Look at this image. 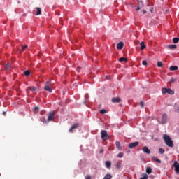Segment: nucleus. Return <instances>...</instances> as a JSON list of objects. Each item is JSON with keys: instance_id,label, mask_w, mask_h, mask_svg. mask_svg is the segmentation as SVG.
Returning a JSON list of instances; mask_svg holds the SVG:
<instances>
[{"instance_id": "41", "label": "nucleus", "mask_w": 179, "mask_h": 179, "mask_svg": "<svg viewBox=\"0 0 179 179\" xmlns=\"http://www.w3.org/2000/svg\"><path fill=\"white\" fill-rule=\"evenodd\" d=\"M99 153H104V150H103V149H101L100 150H99Z\"/></svg>"}, {"instance_id": "30", "label": "nucleus", "mask_w": 179, "mask_h": 179, "mask_svg": "<svg viewBox=\"0 0 179 179\" xmlns=\"http://www.w3.org/2000/svg\"><path fill=\"white\" fill-rule=\"evenodd\" d=\"M24 75H25V76H29L30 75V71H25Z\"/></svg>"}, {"instance_id": "7", "label": "nucleus", "mask_w": 179, "mask_h": 179, "mask_svg": "<svg viewBox=\"0 0 179 179\" xmlns=\"http://www.w3.org/2000/svg\"><path fill=\"white\" fill-rule=\"evenodd\" d=\"M174 168H175V171L176 174H179V163L177 162H175L173 164Z\"/></svg>"}, {"instance_id": "16", "label": "nucleus", "mask_w": 179, "mask_h": 179, "mask_svg": "<svg viewBox=\"0 0 179 179\" xmlns=\"http://www.w3.org/2000/svg\"><path fill=\"white\" fill-rule=\"evenodd\" d=\"M106 167L107 169H110V167H111V162L110 161H106Z\"/></svg>"}, {"instance_id": "23", "label": "nucleus", "mask_w": 179, "mask_h": 179, "mask_svg": "<svg viewBox=\"0 0 179 179\" xmlns=\"http://www.w3.org/2000/svg\"><path fill=\"white\" fill-rule=\"evenodd\" d=\"M178 41H179L178 38H173V43H174V44H177V43H178Z\"/></svg>"}, {"instance_id": "2", "label": "nucleus", "mask_w": 179, "mask_h": 179, "mask_svg": "<svg viewBox=\"0 0 179 179\" xmlns=\"http://www.w3.org/2000/svg\"><path fill=\"white\" fill-rule=\"evenodd\" d=\"M52 83H51V81H46L43 89L46 92H49V93H52Z\"/></svg>"}, {"instance_id": "12", "label": "nucleus", "mask_w": 179, "mask_h": 179, "mask_svg": "<svg viewBox=\"0 0 179 179\" xmlns=\"http://www.w3.org/2000/svg\"><path fill=\"white\" fill-rule=\"evenodd\" d=\"M123 47H124V43L120 42L119 43H117V50H122Z\"/></svg>"}, {"instance_id": "19", "label": "nucleus", "mask_w": 179, "mask_h": 179, "mask_svg": "<svg viewBox=\"0 0 179 179\" xmlns=\"http://www.w3.org/2000/svg\"><path fill=\"white\" fill-rule=\"evenodd\" d=\"M119 61H120V62H127V61H128V59L124 58V57H120L119 59Z\"/></svg>"}, {"instance_id": "20", "label": "nucleus", "mask_w": 179, "mask_h": 179, "mask_svg": "<svg viewBox=\"0 0 179 179\" xmlns=\"http://www.w3.org/2000/svg\"><path fill=\"white\" fill-rule=\"evenodd\" d=\"M168 94H174V91L170 88H168L167 92Z\"/></svg>"}, {"instance_id": "18", "label": "nucleus", "mask_w": 179, "mask_h": 179, "mask_svg": "<svg viewBox=\"0 0 179 179\" xmlns=\"http://www.w3.org/2000/svg\"><path fill=\"white\" fill-rule=\"evenodd\" d=\"M145 171H146L147 174H151V173H152V168L147 167L146 169H145Z\"/></svg>"}, {"instance_id": "32", "label": "nucleus", "mask_w": 179, "mask_h": 179, "mask_svg": "<svg viewBox=\"0 0 179 179\" xmlns=\"http://www.w3.org/2000/svg\"><path fill=\"white\" fill-rule=\"evenodd\" d=\"M159 153H161V155H163V153H164V149H163V148H159Z\"/></svg>"}, {"instance_id": "22", "label": "nucleus", "mask_w": 179, "mask_h": 179, "mask_svg": "<svg viewBox=\"0 0 179 179\" xmlns=\"http://www.w3.org/2000/svg\"><path fill=\"white\" fill-rule=\"evenodd\" d=\"M112 178H113V176H111L110 174H106V175L104 176L103 179H111Z\"/></svg>"}, {"instance_id": "9", "label": "nucleus", "mask_w": 179, "mask_h": 179, "mask_svg": "<svg viewBox=\"0 0 179 179\" xmlns=\"http://www.w3.org/2000/svg\"><path fill=\"white\" fill-rule=\"evenodd\" d=\"M143 152H144V153H146V155H150V150L146 146L143 147Z\"/></svg>"}, {"instance_id": "6", "label": "nucleus", "mask_w": 179, "mask_h": 179, "mask_svg": "<svg viewBox=\"0 0 179 179\" xmlns=\"http://www.w3.org/2000/svg\"><path fill=\"white\" fill-rule=\"evenodd\" d=\"M55 117V113L54 112L49 113V115L48 117V121H52Z\"/></svg>"}, {"instance_id": "43", "label": "nucleus", "mask_w": 179, "mask_h": 179, "mask_svg": "<svg viewBox=\"0 0 179 179\" xmlns=\"http://www.w3.org/2000/svg\"><path fill=\"white\" fill-rule=\"evenodd\" d=\"M136 10H141V8H139V6H138Z\"/></svg>"}, {"instance_id": "13", "label": "nucleus", "mask_w": 179, "mask_h": 179, "mask_svg": "<svg viewBox=\"0 0 179 179\" xmlns=\"http://www.w3.org/2000/svg\"><path fill=\"white\" fill-rule=\"evenodd\" d=\"M170 71H177L178 69V66H171L169 67Z\"/></svg>"}, {"instance_id": "3", "label": "nucleus", "mask_w": 179, "mask_h": 179, "mask_svg": "<svg viewBox=\"0 0 179 179\" xmlns=\"http://www.w3.org/2000/svg\"><path fill=\"white\" fill-rule=\"evenodd\" d=\"M101 138L102 141H108V139H110V136L107 134V131L101 130Z\"/></svg>"}, {"instance_id": "38", "label": "nucleus", "mask_w": 179, "mask_h": 179, "mask_svg": "<svg viewBox=\"0 0 179 179\" xmlns=\"http://www.w3.org/2000/svg\"><path fill=\"white\" fill-rule=\"evenodd\" d=\"M176 80H177V79L172 78L171 79V83H174V82H176Z\"/></svg>"}, {"instance_id": "31", "label": "nucleus", "mask_w": 179, "mask_h": 179, "mask_svg": "<svg viewBox=\"0 0 179 179\" xmlns=\"http://www.w3.org/2000/svg\"><path fill=\"white\" fill-rule=\"evenodd\" d=\"M27 45H25L24 46H22V50H21V52L24 51L26 50V48H27Z\"/></svg>"}, {"instance_id": "5", "label": "nucleus", "mask_w": 179, "mask_h": 179, "mask_svg": "<svg viewBox=\"0 0 179 179\" xmlns=\"http://www.w3.org/2000/svg\"><path fill=\"white\" fill-rule=\"evenodd\" d=\"M78 128H79V124L75 123V124H73L71 126V127L69 129V131L71 132V133H72V132H73V129H78Z\"/></svg>"}, {"instance_id": "33", "label": "nucleus", "mask_w": 179, "mask_h": 179, "mask_svg": "<svg viewBox=\"0 0 179 179\" xmlns=\"http://www.w3.org/2000/svg\"><path fill=\"white\" fill-rule=\"evenodd\" d=\"M144 106H145V103H144L143 101H141L140 102V106H141L142 108H143Z\"/></svg>"}, {"instance_id": "10", "label": "nucleus", "mask_w": 179, "mask_h": 179, "mask_svg": "<svg viewBox=\"0 0 179 179\" xmlns=\"http://www.w3.org/2000/svg\"><path fill=\"white\" fill-rule=\"evenodd\" d=\"M112 103H121V98L120 97L113 98Z\"/></svg>"}, {"instance_id": "25", "label": "nucleus", "mask_w": 179, "mask_h": 179, "mask_svg": "<svg viewBox=\"0 0 179 179\" xmlns=\"http://www.w3.org/2000/svg\"><path fill=\"white\" fill-rule=\"evenodd\" d=\"M157 65L158 68H162V66H163V63L162 62H158L157 63Z\"/></svg>"}, {"instance_id": "29", "label": "nucleus", "mask_w": 179, "mask_h": 179, "mask_svg": "<svg viewBox=\"0 0 179 179\" xmlns=\"http://www.w3.org/2000/svg\"><path fill=\"white\" fill-rule=\"evenodd\" d=\"M10 68V64H7L5 66V69H6V71L9 70Z\"/></svg>"}, {"instance_id": "40", "label": "nucleus", "mask_w": 179, "mask_h": 179, "mask_svg": "<svg viewBox=\"0 0 179 179\" xmlns=\"http://www.w3.org/2000/svg\"><path fill=\"white\" fill-rule=\"evenodd\" d=\"M85 97L86 100H87V99H89V94H86L85 95Z\"/></svg>"}, {"instance_id": "11", "label": "nucleus", "mask_w": 179, "mask_h": 179, "mask_svg": "<svg viewBox=\"0 0 179 179\" xmlns=\"http://www.w3.org/2000/svg\"><path fill=\"white\" fill-rule=\"evenodd\" d=\"M115 145L118 150H122V146H121V143H120V141H115Z\"/></svg>"}, {"instance_id": "15", "label": "nucleus", "mask_w": 179, "mask_h": 179, "mask_svg": "<svg viewBox=\"0 0 179 179\" xmlns=\"http://www.w3.org/2000/svg\"><path fill=\"white\" fill-rule=\"evenodd\" d=\"M152 160H154V162H157V163H162V160L157 159L156 157H152Z\"/></svg>"}, {"instance_id": "1", "label": "nucleus", "mask_w": 179, "mask_h": 179, "mask_svg": "<svg viewBox=\"0 0 179 179\" xmlns=\"http://www.w3.org/2000/svg\"><path fill=\"white\" fill-rule=\"evenodd\" d=\"M163 139L166 143L169 146V148H173L174 146V143H173V140H171V138L167 134H164L163 136Z\"/></svg>"}, {"instance_id": "8", "label": "nucleus", "mask_w": 179, "mask_h": 179, "mask_svg": "<svg viewBox=\"0 0 179 179\" xmlns=\"http://www.w3.org/2000/svg\"><path fill=\"white\" fill-rule=\"evenodd\" d=\"M167 122V114L164 113L162 115V124H166Z\"/></svg>"}, {"instance_id": "44", "label": "nucleus", "mask_w": 179, "mask_h": 179, "mask_svg": "<svg viewBox=\"0 0 179 179\" xmlns=\"http://www.w3.org/2000/svg\"><path fill=\"white\" fill-rule=\"evenodd\" d=\"M3 115H6V112H3Z\"/></svg>"}, {"instance_id": "36", "label": "nucleus", "mask_w": 179, "mask_h": 179, "mask_svg": "<svg viewBox=\"0 0 179 179\" xmlns=\"http://www.w3.org/2000/svg\"><path fill=\"white\" fill-rule=\"evenodd\" d=\"M115 166H116V169H121V164L117 163Z\"/></svg>"}, {"instance_id": "28", "label": "nucleus", "mask_w": 179, "mask_h": 179, "mask_svg": "<svg viewBox=\"0 0 179 179\" xmlns=\"http://www.w3.org/2000/svg\"><path fill=\"white\" fill-rule=\"evenodd\" d=\"M100 113L101 114H106V113H107V110L101 109V110H100Z\"/></svg>"}, {"instance_id": "35", "label": "nucleus", "mask_w": 179, "mask_h": 179, "mask_svg": "<svg viewBox=\"0 0 179 179\" xmlns=\"http://www.w3.org/2000/svg\"><path fill=\"white\" fill-rule=\"evenodd\" d=\"M29 90H30L31 92H36V87H29Z\"/></svg>"}, {"instance_id": "45", "label": "nucleus", "mask_w": 179, "mask_h": 179, "mask_svg": "<svg viewBox=\"0 0 179 179\" xmlns=\"http://www.w3.org/2000/svg\"><path fill=\"white\" fill-rule=\"evenodd\" d=\"M107 79H110V76H106Z\"/></svg>"}, {"instance_id": "4", "label": "nucleus", "mask_w": 179, "mask_h": 179, "mask_svg": "<svg viewBox=\"0 0 179 179\" xmlns=\"http://www.w3.org/2000/svg\"><path fill=\"white\" fill-rule=\"evenodd\" d=\"M139 145V141H135L129 144L128 147L129 149H133V148H136Z\"/></svg>"}, {"instance_id": "34", "label": "nucleus", "mask_w": 179, "mask_h": 179, "mask_svg": "<svg viewBox=\"0 0 179 179\" xmlns=\"http://www.w3.org/2000/svg\"><path fill=\"white\" fill-rule=\"evenodd\" d=\"M148 174H146V173H144V175H143V178H141L140 179H148Z\"/></svg>"}, {"instance_id": "39", "label": "nucleus", "mask_w": 179, "mask_h": 179, "mask_svg": "<svg viewBox=\"0 0 179 179\" xmlns=\"http://www.w3.org/2000/svg\"><path fill=\"white\" fill-rule=\"evenodd\" d=\"M85 179H92V176H90V175H87V176H85Z\"/></svg>"}, {"instance_id": "17", "label": "nucleus", "mask_w": 179, "mask_h": 179, "mask_svg": "<svg viewBox=\"0 0 179 179\" xmlns=\"http://www.w3.org/2000/svg\"><path fill=\"white\" fill-rule=\"evenodd\" d=\"M140 45H141V50H145V48H146V45H145V42H141Z\"/></svg>"}, {"instance_id": "27", "label": "nucleus", "mask_w": 179, "mask_h": 179, "mask_svg": "<svg viewBox=\"0 0 179 179\" xmlns=\"http://www.w3.org/2000/svg\"><path fill=\"white\" fill-rule=\"evenodd\" d=\"M38 110H40V108H38V106H35L34 108V113H37Z\"/></svg>"}, {"instance_id": "37", "label": "nucleus", "mask_w": 179, "mask_h": 179, "mask_svg": "<svg viewBox=\"0 0 179 179\" xmlns=\"http://www.w3.org/2000/svg\"><path fill=\"white\" fill-rule=\"evenodd\" d=\"M142 64L144 65V66H146V65H148V62H146L145 60H143L142 62Z\"/></svg>"}, {"instance_id": "26", "label": "nucleus", "mask_w": 179, "mask_h": 179, "mask_svg": "<svg viewBox=\"0 0 179 179\" xmlns=\"http://www.w3.org/2000/svg\"><path fill=\"white\" fill-rule=\"evenodd\" d=\"M117 157H119V159H122V157H124V153L123 152H120L117 155Z\"/></svg>"}, {"instance_id": "24", "label": "nucleus", "mask_w": 179, "mask_h": 179, "mask_svg": "<svg viewBox=\"0 0 179 179\" xmlns=\"http://www.w3.org/2000/svg\"><path fill=\"white\" fill-rule=\"evenodd\" d=\"M168 90H169V88H162V94H166V93H167Z\"/></svg>"}, {"instance_id": "42", "label": "nucleus", "mask_w": 179, "mask_h": 179, "mask_svg": "<svg viewBox=\"0 0 179 179\" xmlns=\"http://www.w3.org/2000/svg\"><path fill=\"white\" fill-rule=\"evenodd\" d=\"M143 15H145V13H146V10H143Z\"/></svg>"}, {"instance_id": "14", "label": "nucleus", "mask_w": 179, "mask_h": 179, "mask_svg": "<svg viewBox=\"0 0 179 179\" xmlns=\"http://www.w3.org/2000/svg\"><path fill=\"white\" fill-rule=\"evenodd\" d=\"M168 48L169 50H176V48H177V45H169L168 46Z\"/></svg>"}, {"instance_id": "21", "label": "nucleus", "mask_w": 179, "mask_h": 179, "mask_svg": "<svg viewBox=\"0 0 179 179\" xmlns=\"http://www.w3.org/2000/svg\"><path fill=\"white\" fill-rule=\"evenodd\" d=\"M36 10H37L36 15H41V8L37 7Z\"/></svg>"}]
</instances>
